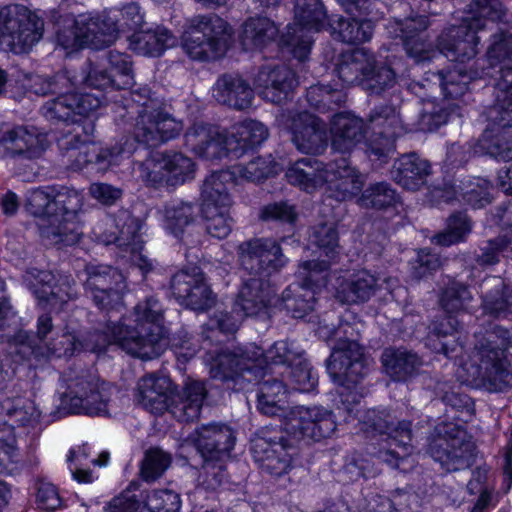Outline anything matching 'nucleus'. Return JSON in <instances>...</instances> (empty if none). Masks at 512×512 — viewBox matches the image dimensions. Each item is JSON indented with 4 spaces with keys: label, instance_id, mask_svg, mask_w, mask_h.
Listing matches in <instances>:
<instances>
[{
    "label": "nucleus",
    "instance_id": "37",
    "mask_svg": "<svg viewBox=\"0 0 512 512\" xmlns=\"http://www.w3.org/2000/svg\"><path fill=\"white\" fill-rule=\"evenodd\" d=\"M255 382L257 390V409L269 417H280L286 419L290 407L284 405L287 389L285 384L278 378L273 377L266 371V376L259 375Z\"/></svg>",
    "mask_w": 512,
    "mask_h": 512
},
{
    "label": "nucleus",
    "instance_id": "63",
    "mask_svg": "<svg viewBox=\"0 0 512 512\" xmlns=\"http://www.w3.org/2000/svg\"><path fill=\"white\" fill-rule=\"evenodd\" d=\"M290 381L293 389L299 392H311L318 383V377L313 373L310 364L302 357L290 366Z\"/></svg>",
    "mask_w": 512,
    "mask_h": 512
},
{
    "label": "nucleus",
    "instance_id": "60",
    "mask_svg": "<svg viewBox=\"0 0 512 512\" xmlns=\"http://www.w3.org/2000/svg\"><path fill=\"white\" fill-rule=\"evenodd\" d=\"M338 231L334 223H320L313 227L310 241L321 249L327 258L335 259L338 254Z\"/></svg>",
    "mask_w": 512,
    "mask_h": 512
},
{
    "label": "nucleus",
    "instance_id": "11",
    "mask_svg": "<svg viewBox=\"0 0 512 512\" xmlns=\"http://www.w3.org/2000/svg\"><path fill=\"white\" fill-rule=\"evenodd\" d=\"M54 188H37L28 192L25 209L41 219L39 230L41 237L50 245L72 246L76 244L82 232L77 223L61 225L60 213L54 209Z\"/></svg>",
    "mask_w": 512,
    "mask_h": 512
},
{
    "label": "nucleus",
    "instance_id": "36",
    "mask_svg": "<svg viewBox=\"0 0 512 512\" xmlns=\"http://www.w3.org/2000/svg\"><path fill=\"white\" fill-rule=\"evenodd\" d=\"M479 288L484 314L497 319L512 315V288L501 277H486Z\"/></svg>",
    "mask_w": 512,
    "mask_h": 512
},
{
    "label": "nucleus",
    "instance_id": "24",
    "mask_svg": "<svg viewBox=\"0 0 512 512\" xmlns=\"http://www.w3.org/2000/svg\"><path fill=\"white\" fill-rule=\"evenodd\" d=\"M194 444L203 459L224 461L236 442L235 431L226 424L211 423L195 430Z\"/></svg>",
    "mask_w": 512,
    "mask_h": 512
},
{
    "label": "nucleus",
    "instance_id": "53",
    "mask_svg": "<svg viewBox=\"0 0 512 512\" xmlns=\"http://www.w3.org/2000/svg\"><path fill=\"white\" fill-rule=\"evenodd\" d=\"M359 204L364 208L386 210L400 203V196L388 182H376L362 192Z\"/></svg>",
    "mask_w": 512,
    "mask_h": 512
},
{
    "label": "nucleus",
    "instance_id": "5",
    "mask_svg": "<svg viewBox=\"0 0 512 512\" xmlns=\"http://www.w3.org/2000/svg\"><path fill=\"white\" fill-rule=\"evenodd\" d=\"M474 350L479 361L478 378L490 391H502L512 374L505 352L512 348V333L506 328L489 323L474 333Z\"/></svg>",
    "mask_w": 512,
    "mask_h": 512
},
{
    "label": "nucleus",
    "instance_id": "16",
    "mask_svg": "<svg viewBox=\"0 0 512 512\" xmlns=\"http://www.w3.org/2000/svg\"><path fill=\"white\" fill-rule=\"evenodd\" d=\"M140 177L151 186H178L195 176V163L181 152L155 153L139 166Z\"/></svg>",
    "mask_w": 512,
    "mask_h": 512
},
{
    "label": "nucleus",
    "instance_id": "62",
    "mask_svg": "<svg viewBox=\"0 0 512 512\" xmlns=\"http://www.w3.org/2000/svg\"><path fill=\"white\" fill-rule=\"evenodd\" d=\"M171 457L159 448L149 449L142 461L141 475L146 481H154L159 478L169 467Z\"/></svg>",
    "mask_w": 512,
    "mask_h": 512
},
{
    "label": "nucleus",
    "instance_id": "28",
    "mask_svg": "<svg viewBox=\"0 0 512 512\" xmlns=\"http://www.w3.org/2000/svg\"><path fill=\"white\" fill-rule=\"evenodd\" d=\"M275 289L270 281L263 277L250 275L243 280L239 289L236 306L240 308L245 316H256L272 305H276Z\"/></svg>",
    "mask_w": 512,
    "mask_h": 512
},
{
    "label": "nucleus",
    "instance_id": "64",
    "mask_svg": "<svg viewBox=\"0 0 512 512\" xmlns=\"http://www.w3.org/2000/svg\"><path fill=\"white\" fill-rule=\"evenodd\" d=\"M146 506L141 512H178L181 502L178 494L160 490L148 497Z\"/></svg>",
    "mask_w": 512,
    "mask_h": 512
},
{
    "label": "nucleus",
    "instance_id": "27",
    "mask_svg": "<svg viewBox=\"0 0 512 512\" xmlns=\"http://www.w3.org/2000/svg\"><path fill=\"white\" fill-rule=\"evenodd\" d=\"M297 84L293 70L284 65L262 67L255 79L260 96L275 104L287 100Z\"/></svg>",
    "mask_w": 512,
    "mask_h": 512
},
{
    "label": "nucleus",
    "instance_id": "42",
    "mask_svg": "<svg viewBox=\"0 0 512 512\" xmlns=\"http://www.w3.org/2000/svg\"><path fill=\"white\" fill-rule=\"evenodd\" d=\"M331 135L333 149L347 153L364 139L365 126L362 119L348 113H339L332 119Z\"/></svg>",
    "mask_w": 512,
    "mask_h": 512
},
{
    "label": "nucleus",
    "instance_id": "58",
    "mask_svg": "<svg viewBox=\"0 0 512 512\" xmlns=\"http://www.w3.org/2000/svg\"><path fill=\"white\" fill-rule=\"evenodd\" d=\"M79 81L80 84L82 83L93 89H117V77L109 71L108 67L90 61L83 68L82 77Z\"/></svg>",
    "mask_w": 512,
    "mask_h": 512
},
{
    "label": "nucleus",
    "instance_id": "61",
    "mask_svg": "<svg viewBox=\"0 0 512 512\" xmlns=\"http://www.w3.org/2000/svg\"><path fill=\"white\" fill-rule=\"evenodd\" d=\"M509 244L512 243L510 240H506L504 234L490 239L479 247L475 261L480 266H490L499 263L501 257L511 258L508 250Z\"/></svg>",
    "mask_w": 512,
    "mask_h": 512
},
{
    "label": "nucleus",
    "instance_id": "7",
    "mask_svg": "<svg viewBox=\"0 0 512 512\" xmlns=\"http://www.w3.org/2000/svg\"><path fill=\"white\" fill-rule=\"evenodd\" d=\"M66 391L61 406L69 414L109 417L113 386L88 370L70 368L64 374Z\"/></svg>",
    "mask_w": 512,
    "mask_h": 512
},
{
    "label": "nucleus",
    "instance_id": "30",
    "mask_svg": "<svg viewBox=\"0 0 512 512\" xmlns=\"http://www.w3.org/2000/svg\"><path fill=\"white\" fill-rule=\"evenodd\" d=\"M361 421L365 432L387 435L390 441L398 442L401 447H407L412 441L411 422L397 421L389 412L369 409L363 414Z\"/></svg>",
    "mask_w": 512,
    "mask_h": 512
},
{
    "label": "nucleus",
    "instance_id": "12",
    "mask_svg": "<svg viewBox=\"0 0 512 512\" xmlns=\"http://www.w3.org/2000/svg\"><path fill=\"white\" fill-rule=\"evenodd\" d=\"M475 451L471 436L461 426L452 423L438 425L427 446V453L449 472L470 467Z\"/></svg>",
    "mask_w": 512,
    "mask_h": 512
},
{
    "label": "nucleus",
    "instance_id": "32",
    "mask_svg": "<svg viewBox=\"0 0 512 512\" xmlns=\"http://www.w3.org/2000/svg\"><path fill=\"white\" fill-rule=\"evenodd\" d=\"M401 38L407 55L416 62L429 60L435 54L433 44L425 34L429 21L425 15L406 18L399 23Z\"/></svg>",
    "mask_w": 512,
    "mask_h": 512
},
{
    "label": "nucleus",
    "instance_id": "23",
    "mask_svg": "<svg viewBox=\"0 0 512 512\" xmlns=\"http://www.w3.org/2000/svg\"><path fill=\"white\" fill-rule=\"evenodd\" d=\"M46 149V138L33 126H15L0 137V158L34 161Z\"/></svg>",
    "mask_w": 512,
    "mask_h": 512
},
{
    "label": "nucleus",
    "instance_id": "19",
    "mask_svg": "<svg viewBox=\"0 0 512 512\" xmlns=\"http://www.w3.org/2000/svg\"><path fill=\"white\" fill-rule=\"evenodd\" d=\"M373 134L368 140L367 153L374 160L385 162L394 150L395 139L403 131L399 111L390 105L374 108L367 119Z\"/></svg>",
    "mask_w": 512,
    "mask_h": 512
},
{
    "label": "nucleus",
    "instance_id": "14",
    "mask_svg": "<svg viewBox=\"0 0 512 512\" xmlns=\"http://www.w3.org/2000/svg\"><path fill=\"white\" fill-rule=\"evenodd\" d=\"M327 20L322 0H294V24L287 26L283 42L295 58L304 61L313 43L310 31H320Z\"/></svg>",
    "mask_w": 512,
    "mask_h": 512
},
{
    "label": "nucleus",
    "instance_id": "21",
    "mask_svg": "<svg viewBox=\"0 0 512 512\" xmlns=\"http://www.w3.org/2000/svg\"><path fill=\"white\" fill-rule=\"evenodd\" d=\"M251 452L261 470L273 476H281L291 466L295 445L282 433L270 435L257 433L251 440Z\"/></svg>",
    "mask_w": 512,
    "mask_h": 512
},
{
    "label": "nucleus",
    "instance_id": "55",
    "mask_svg": "<svg viewBox=\"0 0 512 512\" xmlns=\"http://www.w3.org/2000/svg\"><path fill=\"white\" fill-rule=\"evenodd\" d=\"M374 67L362 82V89L370 95H382L397 84V72L388 63L375 61Z\"/></svg>",
    "mask_w": 512,
    "mask_h": 512
},
{
    "label": "nucleus",
    "instance_id": "20",
    "mask_svg": "<svg viewBox=\"0 0 512 512\" xmlns=\"http://www.w3.org/2000/svg\"><path fill=\"white\" fill-rule=\"evenodd\" d=\"M238 255L243 270L265 279L279 272L287 263L281 246L271 238H255L241 243Z\"/></svg>",
    "mask_w": 512,
    "mask_h": 512
},
{
    "label": "nucleus",
    "instance_id": "1",
    "mask_svg": "<svg viewBox=\"0 0 512 512\" xmlns=\"http://www.w3.org/2000/svg\"><path fill=\"white\" fill-rule=\"evenodd\" d=\"M304 350L295 341H276L265 353L256 345L223 350L214 358L210 376L228 389L244 390L259 375L266 376L268 362L293 365L303 357Z\"/></svg>",
    "mask_w": 512,
    "mask_h": 512
},
{
    "label": "nucleus",
    "instance_id": "44",
    "mask_svg": "<svg viewBox=\"0 0 512 512\" xmlns=\"http://www.w3.org/2000/svg\"><path fill=\"white\" fill-rule=\"evenodd\" d=\"M327 170L323 162L306 157L295 161L288 168L286 177L291 184L310 192L326 182Z\"/></svg>",
    "mask_w": 512,
    "mask_h": 512
},
{
    "label": "nucleus",
    "instance_id": "29",
    "mask_svg": "<svg viewBox=\"0 0 512 512\" xmlns=\"http://www.w3.org/2000/svg\"><path fill=\"white\" fill-rule=\"evenodd\" d=\"M35 279L33 293L44 308L61 310L75 296V281L70 276H61L56 280L51 272L39 271Z\"/></svg>",
    "mask_w": 512,
    "mask_h": 512
},
{
    "label": "nucleus",
    "instance_id": "9",
    "mask_svg": "<svg viewBox=\"0 0 512 512\" xmlns=\"http://www.w3.org/2000/svg\"><path fill=\"white\" fill-rule=\"evenodd\" d=\"M231 28L216 14L197 15L188 21L183 48L194 60L210 61L222 57L229 47Z\"/></svg>",
    "mask_w": 512,
    "mask_h": 512
},
{
    "label": "nucleus",
    "instance_id": "41",
    "mask_svg": "<svg viewBox=\"0 0 512 512\" xmlns=\"http://www.w3.org/2000/svg\"><path fill=\"white\" fill-rule=\"evenodd\" d=\"M384 372L394 381H406L420 371L422 358L415 352L403 347H387L381 354Z\"/></svg>",
    "mask_w": 512,
    "mask_h": 512
},
{
    "label": "nucleus",
    "instance_id": "13",
    "mask_svg": "<svg viewBox=\"0 0 512 512\" xmlns=\"http://www.w3.org/2000/svg\"><path fill=\"white\" fill-rule=\"evenodd\" d=\"M43 29L44 21L23 5L0 9V46L5 51L28 52L42 38Z\"/></svg>",
    "mask_w": 512,
    "mask_h": 512
},
{
    "label": "nucleus",
    "instance_id": "59",
    "mask_svg": "<svg viewBox=\"0 0 512 512\" xmlns=\"http://www.w3.org/2000/svg\"><path fill=\"white\" fill-rule=\"evenodd\" d=\"M472 295L468 287L459 282H452L442 292L440 305L447 313H456L468 308Z\"/></svg>",
    "mask_w": 512,
    "mask_h": 512
},
{
    "label": "nucleus",
    "instance_id": "46",
    "mask_svg": "<svg viewBox=\"0 0 512 512\" xmlns=\"http://www.w3.org/2000/svg\"><path fill=\"white\" fill-rule=\"evenodd\" d=\"M328 24L332 36L346 44H360L369 41L373 34L372 22L365 19L332 15Z\"/></svg>",
    "mask_w": 512,
    "mask_h": 512
},
{
    "label": "nucleus",
    "instance_id": "45",
    "mask_svg": "<svg viewBox=\"0 0 512 512\" xmlns=\"http://www.w3.org/2000/svg\"><path fill=\"white\" fill-rule=\"evenodd\" d=\"M130 47L137 54L150 57H159L162 53L173 47L176 38L164 27L140 30L134 32L130 38Z\"/></svg>",
    "mask_w": 512,
    "mask_h": 512
},
{
    "label": "nucleus",
    "instance_id": "50",
    "mask_svg": "<svg viewBox=\"0 0 512 512\" xmlns=\"http://www.w3.org/2000/svg\"><path fill=\"white\" fill-rule=\"evenodd\" d=\"M85 289L88 292L95 291V298L100 300L99 291L103 293L104 289L113 287H125L124 276L116 268L108 265L87 264L85 266Z\"/></svg>",
    "mask_w": 512,
    "mask_h": 512
},
{
    "label": "nucleus",
    "instance_id": "17",
    "mask_svg": "<svg viewBox=\"0 0 512 512\" xmlns=\"http://www.w3.org/2000/svg\"><path fill=\"white\" fill-rule=\"evenodd\" d=\"M284 424L295 439L311 441L330 437L337 427L332 410L318 405L290 407Z\"/></svg>",
    "mask_w": 512,
    "mask_h": 512
},
{
    "label": "nucleus",
    "instance_id": "57",
    "mask_svg": "<svg viewBox=\"0 0 512 512\" xmlns=\"http://www.w3.org/2000/svg\"><path fill=\"white\" fill-rule=\"evenodd\" d=\"M106 59L109 71L117 77V89L134 88V71L130 56L116 50H110Z\"/></svg>",
    "mask_w": 512,
    "mask_h": 512
},
{
    "label": "nucleus",
    "instance_id": "3",
    "mask_svg": "<svg viewBox=\"0 0 512 512\" xmlns=\"http://www.w3.org/2000/svg\"><path fill=\"white\" fill-rule=\"evenodd\" d=\"M509 23L496 20L493 25L489 18H482L488 22L484 28L496 31L492 34L491 43L487 49V66L483 67L480 77H488L493 80L494 104L487 109V119L490 122H501L512 113V34L506 28H500L496 22L502 23L505 27L512 21L510 14ZM482 30L478 31L479 35Z\"/></svg>",
    "mask_w": 512,
    "mask_h": 512
},
{
    "label": "nucleus",
    "instance_id": "4",
    "mask_svg": "<svg viewBox=\"0 0 512 512\" xmlns=\"http://www.w3.org/2000/svg\"><path fill=\"white\" fill-rule=\"evenodd\" d=\"M364 323L353 319L342 320L336 330H329L321 337L336 336L337 341L326 361L327 371L334 383L360 382L366 373L364 347L359 343Z\"/></svg>",
    "mask_w": 512,
    "mask_h": 512
},
{
    "label": "nucleus",
    "instance_id": "6",
    "mask_svg": "<svg viewBox=\"0 0 512 512\" xmlns=\"http://www.w3.org/2000/svg\"><path fill=\"white\" fill-rule=\"evenodd\" d=\"M79 84V79L67 70L50 76V94L58 96L42 106V115L49 121L68 124L77 123L82 118L95 117L103 105V97L74 92Z\"/></svg>",
    "mask_w": 512,
    "mask_h": 512
},
{
    "label": "nucleus",
    "instance_id": "43",
    "mask_svg": "<svg viewBox=\"0 0 512 512\" xmlns=\"http://www.w3.org/2000/svg\"><path fill=\"white\" fill-rule=\"evenodd\" d=\"M378 289V279L368 270H360L340 283L336 298L344 304L364 303L374 296Z\"/></svg>",
    "mask_w": 512,
    "mask_h": 512
},
{
    "label": "nucleus",
    "instance_id": "34",
    "mask_svg": "<svg viewBox=\"0 0 512 512\" xmlns=\"http://www.w3.org/2000/svg\"><path fill=\"white\" fill-rule=\"evenodd\" d=\"M213 97L222 105L243 111L252 106L254 90L241 76L223 74L213 86Z\"/></svg>",
    "mask_w": 512,
    "mask_h": 512
},
{
    "label": "nucleus",
    "instance_id": "8",
    "mask_svg": "<svg viewBox=\"0 0 512 512\" xmlns=\"http://www.w3.org/2000/svg\"><path fill=\"white\" fill-rule=\"evenodd\" d=\"M133 314L135 325L124 324L130 338V341L124 342L128 353L141 359L160 356L166 347L162 305L157 299L149 297L135 306Z\"/></svg>",
    "mask_w": 512,
    "mask_h": 512
},
{
    "label": "nucleus",
    "instance_id": "56",
    "mask_svg": "<svg viewBox=\"0 0 512 512\" xmlns=\"http://www.w3.org/2000/svg\"><path fill=\"white\" fill-rule=\"evenodd\" d=\"M82 195L69 188L54 190V209L60 213L61 225L76 223L75 218L82 207Z\"/></svg>",
    "mask_w": 512,
    "mask_h": 512
},
{
    "label": "nucleus",
    "instance_id": "51",
    "mask_svg": "<svg viewBox=\"0 0 512 512\" xmlns=\"http://www.w3.org/2000/svg\"><path fill=\"white\" fill-rule=\"evenodd\" d=\"M125 152H130L125 147H103L91 142L83 147L77 156V161L86 167H91L98 172L106 171L115 164L118 157Z\"/></svg>",
    "mask_w": 512,
    "mask_h": 512
},
{
    "label": "nucleus",
    "instance_id": "35",
    "mask_svg": "<svg viewBox=\"0 0 512 512\" xmlns=\"http://www.w3.org/2000/svg\"><path fill=\"white\" fill-rule=\"evenodd\" d=\"M292 141L306 154H321L328 145L327 130L317 117L303 113L294 122Z\"/></svg>",
    "mask_w": 512,
    "mask_h": 512
},
{
    "label": "nucleus",
    "instance_id": "22",
    "mask_svg": "<svg viewBox=\"0 0 512 512\" xmlns=\"http://www.w3.org/2000/svg\"><path fill=\"white\" fill-rule=\"evenodd\" d=\"M170 289L180 305L194 311H206L216 302V295L198 267L175 273L171 277Z\"/></svg>",
    "mask_w": 512,
    "mask_h": 512
},
{
    "label": "nucleus",
    "instance_id": "38",
    "mask_svg": "<svg viewBox=\"0 0 512 512\" xmlns=\"http://www.w3.org/2000/svg\"><path fill=\"white\" fill-rule=\"evenodd\" d=\"M173 390V383L169 377L150 374L138 382V399L151 413L162 414L168 411Z\"/></svg>",
    "mask_w": 512,
    "mask_h": 512
},
{
    "label": "nucleus",
    "instance_id": "31",
    "mask_svg": "<svg viewBox=\"0 0 512 512\" xmlns=\"http://www.w3.org/2000/svg\"><path fill=\"white\" fill-rule=\"evenodd\" d=\"M364 182V176L342 159L330 165L325 183L328 186V197L337 201H346L358 195Z\"/></svg>",
    "mask_w": 512,
    "mask_h": 512
},
{
    "label": "nucleus",
    "instance_id": "33",
    "mask_svg": "<svg viewBox=\"0 0 512 512\" xmlns=\"http://www.w3.org/2000/svg\"><path fill=\"white\" fill-rule=\"evenodd\" d=\"M206 397L202 382H186L181 390H173L168 411L180 422H192L199 418Z\"/></svg>",
    "mask_w": 512,
    "mask_h": 512
},
{
    "label": "nucleus",
    "instance_id": "25",
    "mask_svg": "<svg viewBox=\"0 0 512 512\" xmlns=\"http://www.w3.org/2000/svg\"><path fill=\"white\" fill-rule=\"evenodd\" d=\"M115 226L118 232H112L109 235L102 236V242L106 245L116 244L118 247L125 248L131 253V263L138 267L143 275L153 269V263L139 250L141 249L138 241L139 224L135 218L126 211L120 212L115 219Z\"/></svg>",
    "mask_w": 512,
    "mask_h": 512
},
{
    "label": "nucleus",
    "instance_id": "26",
    "mask_svg": "<svg viewBox=\"0 0 512 512\" xmlns=\"http://www.w3.org/2000/svg\"><path fill=\"white\" fill-rule=\"evenodd\" d=\"M492 123L498 128L492 129L495 131L493 135L485 133L483 147L490 156L498 160L512 161V123L507 118ZM497 180L502 191L510 195L508 187L512 186V162L498 172Z\"/></svg>",
    "mask_w": 512,
    "mask_h": 512
},
{
    "label": "nucleus",
    "instance_id": "47",
    "mask_svg": "<svg viewBox=\"0 0 512 512\" xmlns=\"http://www.w3.org/2000/svg\"><path fill=\"white\" fill-rule=\"evenodd\" d=\"M130 341L129 333L124 329V323H113L110 320L103 330L89 332L79 342L81 350L99 353L104 351L109 345H117L128 353V348L124 342Z\"/></svg>",
    "mask_w": 512,
    "mask_h": 512
},
{
    "label": "nucleus",
    "instance_id": "54",
    "mask_svg": "<svg viewBox=\"0 0 512 512\" xmlns=\"http://www.w3.org/2000/svg\"><path fill=\"white\" fill-rule=\"evenodd\" d=\"M435 84L429 85L432 90H439V93L446 99H457L463 96L468 90V84L472 77L460 69H454L443 74L442 72L432 73Z\"/></svg>",
    "mask_w": 512,
    "mask_h": 512
},
{
    "label": "nucleus",
    "instance_id": "52",
    "mask_svg": "<svg viewBox=\"0 0 512 512\" xmlns=\"http://www.w3.org/2000/svg\"><path fill=\"white\" fill-rule=\"evenodd\" d=\"M198 214L195 203L172 200L165 204L163 210L165 227L176 237L184 232L185 227L192 224Z\"/></svg>",
    "mask_w": 512,
    "mask_h": 512
},
{
    "label": "nucleus",
    "instance_id": "49",
    "mask_svg": "<svg viewBox=\"0 0 512 512\" xmlns=\"http://www.w3.org/2000/svg\"><path fill=\"white\" fill-rule=\"evenodd\" d=\"M276 24L266 17H252L245 21L242 31V44L247 49L263 48L278 36Z\"/></svg>",
    "mask_w": 512,
    "mask_h": 512
},
{
    "label": "nucleus",
    "instance_id": "39",
    "mask_svg": "<svg viewBox=\"0 0 512 512\" xmlns=\"http://www.w3.org/2000/svg\"><path fill=\"white\" fill-rule=\"evenodd\" d=\"M32 354H39L36 350L35 340L27 333L20 330L14 336L9 345V350L0 356V391H7L10 384L14 381L18 360L29 359Z\"/></svg>",
    "mask_w": 512,
    "mask_h": 512
},
{
    "label": "nucleus",
    "instance_id": "40",
    "mask_svg": "<svg viewBox=\"0 0 512 512\" xmlns=\"http://www.w3.org/2000/svg\"><path fill=\"white\" fill-rule=\"evenodd\" d=\"M431 174L429 161L416 153L399 157L391 169L392 179L404 189L416 191L424 186Z\"/></svg>",
    "mask_w": 512,
    "mask_h": 512
},
{
    "label": "nucleus",
    "instance_id": "48",
    "mask_svg": "<svg viewBox=\"0 0 512 512\" xmlns=\"http://www.w3.org/2000/svg\"><path fill=\"white\" fill-rule=\"evenodd\" d=\"M278 302L294 318H303L313 311L315 306L314 290L305 284L289 285L281 294Z\"/></svg>",
    "mask_w": 512,
    "mask_h": 512
},
{
    "label": "nucleus",
    "instance_id": "18",
    "mask_svg": "<svg viewBox=\"0 0 512 512\" xmlns=\"http://www.w3.org/2000/svg\"><path fill=\"white\" fill-rule=\"evenodd\" d=\"M137 114L133 137L146 147H157L174 139L184 128L182 121L163 112L159 102L146 103L144 110H138Z\"/></svg>",
    "mask_w": 512,
    "mask_h": 512
},
{
    "label": "nucleus",
    "instance_id": "15",
    "mask_svg": "<svg viewBox=\"0 0 512 512\" xmlns=\"http://www.w3.org/2000/svg\"><path fill=\"white\" fill-rule=\"evenodd\" d=\"M39 417L40 412L30 399L6 397L0 401V464L17 461L15 427L34 424Z\"/></svg>",
    "mask_w": 512,
    "mask_h": 512
},
{
    "label": "nucleus",
    "instance_id": "2",
    "mask_svg": "<svg viewBox=\"0 0 512 512\" xmlns=\"http://www.w3.org/2000/svg\"><path fill=\"white\" fill-rule=\"evenodd\" d=\"M269 136L268 128L260 121L246 119L229 130L196 123L185 134L186 145L198 156L208 160L228 154L241 156L261 145Z\"/></svg>",
    "mask_w": 512,
    "mask_h": 512
},
{
    "label": "nucleus",
    "instance_id": "10",
    "mask_svg": "<svg viewBox=\"0 0 512 512\" xmlns=\"http://www.w3.org/2000/svg\"><path fill=\"white\" fill-rule=\"evenodd\" d=\"M234 185L229 171H219L208 176L201 189L202 215L207 232L218 239L226 238L233 226L230 208L233 204L230 187Z\"/></svg>",
    "mask_w": 512,
    "mask_h": 512
}]
</instances>
